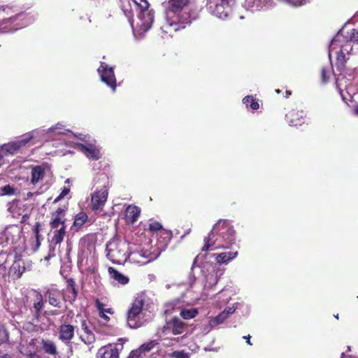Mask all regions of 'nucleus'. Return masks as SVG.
<instances>
[{"label": "nucleus", "instance_id": "2", "mask_svg": "<svg viewBox=\"0 0 358 358\" xmlns=\"http://www.w3.org/2000/svg\"><path fill=\"white\" fill-rule=\"evenodd\" d=\"M107 257L113 264H124L127 259L132 258L133 253L139 251L130 252L129 243L123 240L113 239L106 245ZM133 262V259H131Z\"/></svg>", "mask_w": 358, "mask_h": 358}, {"label": "nucleus", "instance_id": "37", "mask_svg": "<svg viewBox=\"0 0 358 358\" xmlns=\"http://www.w3.org/2000/svg\"><path fill=\"white\" fill-rule=\"evenodd\" d=\"M141 12L147 11L149 8L150 4L147 0H131Z\"/></svg>", "mask_w": 358, "mask_h": 358}, {"label": "nucleus", "instance_id": "6", "mask_svg": "<svg viewBox=\"0 0 358 358\" xmlns=\"http://www.w3.org/2000/svg\"><path fill=\"white\" fill-rule=\"evenodd\" d=\"M144 306L145 299L142 296H138L131 303L127 314V324L130 328L136 329L141 326V318Z\"/></svg>", "mask_w": 358, "mask_h": 358}, {"label": "nucleus", "instance_id": "33", "mask_svg": "<svg viewBox=\"0 0 358 358\" xmlns=\"http://www.w3.org/2000/svg\"><path fill=\"white\" fill-rule=\"evenodd\" d=\"M199 313V311L195 308L189 309H183L180 311V316L184 320H190L194 318Z\"/></svg>", "mask_w": 358, "mask_h": 358}, {"label": "nucleus", "instance_id": "23", "mask_svg": "<svg viewBox=\"0 0 358 358\" xmlns=\"http://www.w3.org/2000/svg\"><path fill=\"white\" fill-rule=\"evenodd\" d=\"M141 208L135 205H129L125 210V217L131 223L136 222L141 215Z\"/></svg>", "mask_w": 358, "mask_h": 358}, {"label": "nucleus", "instance_id": "13", "mask_svg": "<svg viewBox=\"0 0 358 358\" xmlns=\"http://www.w3.org/2000/svg\"><path fill=\"white\" fill-rule=\"evenodd\" d=\"M33 135L30 133L25 134L22 138L4 144L3 150L10 154H15L22 148L24 147L31 139Z\"/></svg>", "mask_w": 358, "mask_h": 358}, {"label": "nucleus", "instance_id": "56", "mask_svg": "<svg viewBox=\"0 0 358 358\" xmlns=\"http://www.w3.org/2000/svg\"><path fill=\"white\" fill-rule=\"evenodd\" d=\"M148 17H149V19L150 20V22L152 23V21H153V17H154L153 14L151 13L150 12H149L148 13Z\"/></svg>", "mask_w": 358, "mask_h": 358}, {"label": "nucleus", "instance_id": "26", "mask_svg": "<svg viewBox=\"0 0 358 358\" xmlns=\"http://www.w3.org/2000/svg\"><path fill=\"white\" fill-rule=\"evenodd\" d=\"M108 273L111 278L122 285H126L129 282V279L122 273H120L113 267L108 268Z\"/></svg>", "mask_w": 358, "mask_h": 358}, {"label": "nucleus", "instance_id": "35", "mask_svg": "<svg viewBox=\"0 0 358 358\" xmlns=\"http://www.w3.org/2000/svg\"><path fill=\"white\" fill-rule=\"evenodd\" d=\"M159 344V343L157 340H152L148 343L142 344L139 348H141L143 355L145 356L146 353L150 352Z\"/></svg>", "mask_w": 358, "mask_h": 358}, {"label": "nucleus", "instance_id": "22", "mask_svg": "<svg viewBox=\"0 0 358 358\" xmlns=\"http://www.w3.org/2000/svg\"><path fill=\"white\" fill-rule=\"evenodd\" d=\"M41 346L45 354L55 357L59 354L57 345L52 340L43 338L41 342Z\"/></svg>", "mask_w": 358, "mask_h": 358}, {"label": "nucleus", "instance_id": "61", "mask_svg": "<svg viewBox=\"0 0 358 358\" xmlns=\"http://www.w3.org/2000/svg\"><path fill=\"white\" fill-rule=\"evenodd\" d=\"M275 93H277V94H280V93L281 92V90H279V89H276V90H275Z\"/></svg>", "mask_w": 358, "mask_h": 358}, {"label": "nucleus", "instance_id": "52", "mask_svg": "<svg viewBox=\"0 0 358 358\" xmlns=\"http://www.w3.org/2000/svg\"><path fill=\"white\" fill-rule=\"evenodd\" d=\"M35 238H36V248L34 250H36L41 245V241H40V237L36 236Z\"/></svg>", "mask_w": 358, "mask_h": 358}, {"label": "nucleus", "instance_id": "45", "mask_svg": "<svg viewBox=\"0 0 358 358\" xmlns=\"http://www.w3.org/2000/svg\"><path fill=\"white\" fill-rule=\"evenodd\" d=\"M64 211L65 210L63 208L58 207L57 208V210L52 213V215L64 217V215H65Z\"/></svg>", "mask_w": 358, "mask_h": 358}, {"label": "nucleus", "instance_id": "54", "mask_svg": "<svg viewBox=\"0 0 358 358\" xmlns=\"http://www.w3.org/2000/svg\"><path fill=\"white\" fill-rule=\"evenodd\" d=\"M292 91H291V90H287V89H286V90H285V97L287 99V98H289V97L292 95Z\"/></svg>", "mask_w": 358, "mask_h": 358}, {"label": "nucleus", "instance_id": "34", "mask_svg": "<svg viewBox=\"0 0 358 358\" xmlns=\"http://www.w3.org/2000/svg\"><path fill=\"white\" fill-rule=\"evenodd\" d=\"M333 72L332 66H323L320 72L322 83L327 84L329 81L331 73Z\"/></svg>", "mask_w": 358, "mask_h": 358}, {"label": "nucleus", "instance_id": "24", "mask_svg": "<svg viewBox=\"0 0 358 358\" xmlns=\"http://www.w3.org/2000/svg\"><path fill=\"white\" fill-rule=\"evenodd\" d=\"M237 255L238 251L224 252L217 255H214V256H215L216 262L218 264H227L231 260L235 259Z\"/></svg>", "mask_w": 358, "mask_h": 358}, {"label": "nucleus", "instance_id": "48", "mask_svg": "<svg viewBox=\"0 0 358 358\" xmlns=\"http://www.w3.org/2000/svg\"><path fill=\"white\" fill-rule=\"evenodd\" d=\"M336 87L337 90H338V92H339V93H340V94H341V97H342V99H343L345 102H347V101H346V98H345V96H344V94H343V90L341 88V87H340V85H339V84H338V79H336Z\"/></svg>", "mask_w": 358, "mask_h": 358}, {"label": "nucleus", "instance_id": "40", "mask_svg": "<svg viewBox=\"0 0 358 358\" xmlns=\"http://www.w3.org/2000/svg\"><path fill=\"white\" fill-rule=\"evenodd\" d=\"M11 256L10 253L7 252V251L5 250H0V258H4L3 262L0 264V269L6 271V263L9 258V257Z\"/></svg>", "mask_w": 358, "mask_h": 358}, {"label": "nucleus", "instance_id": "57", "mask_svg": "<svg viewBox=\"0 0 358 358\" xmlns=\"http://www.w3.org/2000/svg\"><path fill=\"white\" fill-rule=\"evenodd\" d=\"M85 155L87 157H90V148L85 147Z\"/></svg>", "mask_w": 358, "mask_h": 358}, {"label": "nucleus", "instance_id": "3", "mask_svg": "<svg viewBox=\"0 0 358 358\" xmlns=\"http://www.w3.org/2000/svg\"><path fill=\"white\" fill-rule=\"evenodd\" d=\"M213 232L217 234L220 242V246L215 248L227 249L235 243L236 231L229 220H220L213 226Z\"/></svg>", "mask_w": 358, "mask_h": 358}, {"label": "nucleus", "instance_id": "14", "mask_svg": "<svg viewBox=\"0 0 358 358\" xmlns=\"http://www.w3.org/2000/svg\"><path fill=\"white\" fill-rule=\"evenodd\" d=\"M49 168L48 163H43L41 165L31 166L30 183L36 185L41 182L45 176V171Z\"/></svg>", "mask_w": 358, "mask_h": 358}, {"label": "nucleus", "instance_id": "11", "mask_svg": "<svg viewBox=\"0 0 358 358\" xmlns=\"http://www.w3.org/2000/svg\"><path fill=\"white\" fill-rule=\"evenodd\" d=\"M123 349V343H110L101 347L97 352L100 358H117L120 351Z\"/></svg>", "mask_w": 358, "mask_h": 358}, {"label": "nucleus", "instance_id": "36", "mask_svg": "<svg viewBox=\"0 0 358 358\" xmlns=\"http://www.w3.org/2000/svg\"><path fill=\"white\" fill-rule=\"evenodd\" d=\"M64 217H58V216H52V220L50 222V226L52 229L60 228L62 226L65 225V220Z\"/></svg>", "mask_w": 358, "mask_h": 358}, {"label": "nucleus", "instance_id": "50", "mask_svg": "<svg viewBox=\"0 0 358 358\" xmlns=\"http://www.w3.org/2000/svg\"><path fill=\"white\" fill-rule=\"evenodd\" d=\"M55 255H54V251L52 250V252H50V253L48 254V255L45 256L43 259L44 261L45 262H48L50 260V259L52 257H54Z\"/></svg>", "mask_w": 358, "mask_h": 358}, {"label": "nucleus", "instance_id": "60", "mask_svg": "<svg viewBox=\"0 0 358 358\" xmlns=\"http://www.w3.org/2000/svg\"><path fill=\"white\" fill-rule=\"evenodd\" d=\"M6 189H10V190L12 189V188H11V187H10V186H9V185L5 186V187H3V190H6Z\"/></svg>", "mask_w": 358, "mask_h": 358}, {"label": "nucleus", "instance_id": "20", "mask_svg": "<svg viewBox=\"0 0 358 358\" xmlns=\"http://www.w3.org/2000/svg\"><path fill=\"white\" fill-rule=\"evenodd\" d=\"M203 241L205 243L201 249V251L203 252L208 251L213 246L215 247L214 249L216 250V246H220V238L217 236V234L215 232H213V228L208 233V236L204 238Z\"/></svg>", "mask_w": 358, "mask_h": 358}, {"label": "nucleus", "instance_id": "7", "mask_svg": "<svg viewBox=\"0 0 358 358\" xmlns=\"http://www.w3.org/2000/svg\"><path fill=\"white\" fill-rule=\"evenodd\" d=\"M234 3L235 0H208L206 6L212 15L225 20L229 16Z\"/></svg>", "mask_w": 358, "mask_h": 358}, {"label": "nucleus", "instance_id": "4", "mask_svg": "<svg viewBox=\"0 0 358 358\" xmlns=\"http://www.w3.org/2000/svg\"><path fill=\"white\" fill-rule=\"evenodd\" d=\"M196 18V15L191 13L188 8L172 15L167 17L166 23L164 25L166 32L178 31L189 25L192 20Z\"/></svg>", "mask_w": 358, "mask_h": 358}, {"label": "nucleus", "instance_id": "47", "mask_svg": "<svg viewBox=\"0 0 358 358\" xmlns=\"http://www.w3.org/2000/svg\"><path fill=\"white\" fill-rule=\"evenodd\" d=\"M40 227H41V224L38 222H36V224H34V228H33V231H34L35 237L36 236L41 237L40 234H39Z\"/></svg>", "mask_w": 358, "mask_h": 358}, {"label": "nucleus", "instance_id": "17", "mask_svg": "<svg viewBox=\"0 0 358 358\" xmlns=\"http://www.w3.org/2000/svg\"><path fill=\"white\" fill-rule=\"evenodd\" d=\"M45 296L50 306L59 308H61L63 294L58 289H48L45 293Z\"/></svg>", "mask_w": 358, "mask_h": 358}, {"label": "nucleus", "instance_id": "10", "mask_svg": "<svg viewBox=\"0 0 358 358\" xmlns=\"http://www.w3.org/2000/svg\"><path fill=\"white\" fill-rule=\"evenodd\" d=\"M98 71L100 73L101 80L111 87L113 90H115L117 84L113 69L108 66L105 63H101Z\"/></svg>", "mask_w": 358, "mask_h": 358}, {"label": "nucleus", "instance_id": "16", "mask_svg": "<svg viewBox=\"0 0 358 358\" xmlns=\"http://www.w3.org/2000/svg\"><path fill=\"white\" fill-rule=\"evenodd\" d=\"M305 117L306 113L303 110L296 109L291 110L285 115L286 120L289 124L294 127L300 126L303 124Z\"/></svg>", "mask_w": 358, "mask_h": 358}, {"label": "nucleus", "instance_id": "12", "mask_svg": "<svg viewBox=\"0 0 358 358\" xmlns=\"http://www.w3.org/2000/svg\"><path fill=\"white\" fill-rule=\"evenodd\" d=\"M15 259L9 267L7 273L8 277L13 280L20 279L26 271L24 262L21 258L18 257L17 255H15Z\"/></svg>", "mask_w": 358, "mask_h": 358}, {"label": "nucleus", "instance_id": "44", "mask_svg": "<svg viewBox=\"0 0 358 358\" xmlns=\"http://www.w3.org/2000/svg\"><path fill=\"white\" fill-rule=\"evenodd\" d=\"M172 356L174 358H189L188 354L183 350L175 351L173 352Z\"/></svg>", "mask_w": 358, "mask_h": 358}, {"label": "nucleus", "instance_id": "8", "mask_svg": "<svg viewBox=\"0 0 358 358\" xmlns=\"http://www.w3.org/2000/svg\"><path fill=\"white\" fill-rule=\"evenodd\" d=\"M90 255V236H84L79 241L78 265L83 271H88Z\"/></svg>", "mask_w": 358, "mask_h": 358}, {"label": "nucleus", "instance_id": "55", "mask_svg": "<svg viewBox=\"0 0 358 358\" xmlns=\"http://www.w3.org/2000/svg\"><path fill=\"white\" fill-rule=\"evenodd\" d=\"M90 271H91V274H96L97 272V268L96 266H93L92 267H91Z\"/></svg>", "mask_w": 358, "mask_h": 358}, {"label": "nucleus", "instance_id": "21", "mask_svg": "<svg viewBox=\"0 0 358 358\" xmlns=\"http://www.w3.org/2000/svg\"><path fill=\"white\" fill-rule=\"evenodd\" d=\"M235 310L236 308L234 306L227 307L221 313L210 320V325L214 327L223 323Z\"/></svg>", "mask_w": 358, "mask_h": 358}, {"label": "nucleus", "instance_id": "63", "mask_svg": "<svg viewBox=\"0 0 358 358\" xmlns=\"http://www.w3.org/2000/svg\"><path fill=\"white\" fill-rule=\"evenodd\" d=\"M334 317H335L336 319H338V318H339V317H338V314L334 315Z\"/></svg>", "mask_w": 358, "mask_h": 358}, {"label": "nucleus", "instance_id": "9", "mask_svg": "<svg viewBox=\"0 0 358 358\" xmlns=\"http://www.w3.org/2000/svg\"><path fill=\"white\" fill-rule=\"evenodd\" d=\"M69 317L72 318L69 314L65 319L64 316L62 317V322L58 329L59 339L65 343H69L75 334V327L68 323Z\"/></svg>", "mask_w": 358, "mask_h": 358}, {"label": "nucleus", "instance_id": "58", "mask_svg": "<svg viewBox=\"0 0 358 358\" xmlns=\"http://www.w3.org/2000/svg\"><path fill=\"white\" fill-rule=\"evenodd\" d=\"M0 358H11V357L8 354H4L0 356Z\"/></svg>", "mask_w": 358, "mask_h": 358}, {"label": "nucleus", "instance_id": "5", "mask_svg": "<svg viewBox=\"0 0 358 358\" xmlns=\"http://www.w3.org/2000/svg\"><path fill=\"white\" fill-rule=\"evenodd\" d=\"M98 180H100L101 188L96 189L94 192L91 194V210H101L105 206L108 199V185L109 183L108 178L105 173H101Z\"/></svg>", "mask_w": 358, "mask_h": 358}, {"label": "nucleus", "instance_id": "1", "mask_svg": "<svg viewBox=\"0 0 358 358\" xmlns=\"http://www.w3.org/2000/svg\"><path fill=\"white\" fill-rule=\"evenodd\" d=\"M148 230L152 237L156 238V244L154 246L143 247L141 249V254L140 252L133 253V260L140 264H145L156 259L163 251L166 250L173 238L171 230L164 229L160 222L154 220L149 221Z\"/></svg>", "mask_w": 358, "mask_h": 358}, {"label": "nucleus", "instance_id": "46", "mask_svg": "<svg viewBox=\"0 0 358 358\" xmlns=\"http://www.w3.org/2000/svg\"><path fill=\"white\" fill-rule=\"evenodd\" d=\"M350 41L358 44V31L355 29L351 31Z\"/></svg>", "mask_w": 358, "mask_h": 358}, {"label": "nucleus", "instance_id": "42", "mask_svg": "<svg viewBox=\"0 0 358 358\" xmlns=\"http://www.w3.org/2000/svg\"><path fill=\"white\" fill-rule=\"evenodd\" d=\"M144 355L140 348L132 350L127 358H144Z\"/></svg>", "mask_w": 358, "mask_h": 358}, {"label": "nucleus", "instance_id": "27", "mask_svg": "<svg viewBox=\"0 0 358 358\" xmlns=\"http://www.w3.org/2000/svg\"><path fill=\"white\" fill-rule=\"evenodd\" d=\"M65 234L66 226H62L58 229H54L51 243L55 245L60 244L63 241Z\"/></svg>", "mask_w": 358, "mask_h": 358}, {"label": "nucleus", "instance_id": "30", "mask_svg": "<svg viewBox=\"0 0 358 358\" xmlns=\"http://www.w3.org/2000/svg\"><path fill=\"white\" fill-rule=\"evenodd\" d=\"M43 296L40 292H36L34 296V301L33 303V307L34 308V315L38 317L41 314V309L43 307Z\"/></svg>", "mask_w": 358, "mask_h": 358}, {"label": "nucleus", "instance_id": "19", "mask_svg": "<svg viewBox=\"0 0 358 358\" xmlns=\"http://www.w3.org/2000/svg\"><path fill=\"white\" fill-rule=\"evenodd\" d=\"M108 299L106 297L96 298L95 299V307L99 310V315L106 322L109 321L110 318L106 313L113 314L114 311L111 308H106L108 304Z\"/></svg>", "mask_w": 358, "mask_h": 358}, {"label": "nucleus", "instance_id": "51", "mask_svg": "<svg viewBox=\"0 0 358 358\" xmlns=\"http://www.w3.org/2000/svg\"><path fill=\"white\" fill-rule=\"evenodd\" d=\"M29 218V215L28 214L24 215L21 218V223H26Z\"/></svg>", "mask_w": 358, "mask_h": 358}, {"label": "nucleus", "instance_id": "49", "mask_svg": "<svg viewBox=\"0 0 358 358\" xmlns=\"http://www.w3.org/2000/svg\"><path fill=\"white\" fill-rule=\"evenodd\" d=\"M82 327H83V329L87 333V334H90V329H88V326L87 324V322L86 321H83V323H82Z\"/></svg>", "mask_w": 358, "mask_h": 358}, {"label": "nucleus", "instance_id": "31", "mask_svg": "<svg viewBox=\"0 0 358 358\" xmlns=\"http://www.w3.org/2000/svg\"><path fill=\"white\" fill-rule=\"evenodd\" d=\"M243 102L246 108H250L252 110H257L259 108L258 100L254 99L252 96H246L243 99Z\"/></svg>", "mask_w": 358, "mask_h": 358}, {"label": "nucleus", "instance_id": "62", "mask_svg": "<svg viewBox=\"0 0 358 358\" xmlns=\"http://www.w3.org/2000/svg\"><path fill=\"white\" fill-rule=\"evenodd\" d=\"M33 195V194L31 192H28L27 193V196H31Z\"/></svg>", "mask_w": 358, "mask_h": 358}, {"label": "nucleus", "instance_id": "25", "mask_svg": "<svg viewBox=\"0 0 358 358\" xmlns=\"http://www.w3.org/2000/svg\"><path fill=\"white\" fill-rule=\"evenodd\" d=\"M172 326V333L178 335L183 333L185 328V324L177 317H174L170 322Z\"/></svg>", "mask_w": 358, "mask_h": 358}, {"label": "nucleus", "instance_id": "41", "mask_svg": "<svg viewBox=\"0 0 358 358\" xmlns=\"http://www.w3.org/2000/svg\"><path fill=\"white\" fill-rule=\"evenodd\" d=\"M270 1L271 0H253L252 7H255L257 10H259L266 6Z\"/></svg>", "mask_w": 358, "mask_h": 358}, {"label": "nucleus", "instance_id": "43", "mask_svg": "<svg viewBox=\"0 0 358 358\" xmlns=\"http://www.w3.org/2000/svg\"><path fill=\"white\" fill-rule=\"evenodd\" d=\"M69 192H70L69 188H68L66 187H64L61 193L59 194V195L55 199L54 203H57L58 201H59L64 196H66L69 193Z\"/></svg>", "mask_w": 358, "mask_h": 358}, {"label": "nucleus", "instance_id": "59", "mask_svg": "<svg viewBox=\"0 0 358 358\" xmlns=\"http://www.w3.org/2000/svg\"><path fill=\"white\" fill-rule=\"evenodd\" d=\"M354 113L356 115L358 116V106H356L354 108Z\"/></svg>", "mask_w": 358, "mask_h": 358}, {"label": "nucleus", "instance_id": "64", "mask_svg": "<svg viewBox=\"0 0 358 358\" xmlns=\"http://www.w3.org/2000/svg\"><path fill=\"white\" fill-rule=\"evenodd\" d=\"M244 17L243 16H240V19H243Z\"/></svg>", "mask_w": 358, "mask_h": 358}, {"label": "nucleus", "instance_id": "38", "mask_svg": "<svg viewBox=\"0 0 358 358\" xmlns=\"http://www.w3.org/2000/svg\"><path fill=\"white\" fill-rule=\"evenodd\" d=\"M92 163H91V166H92V169L94 171H101L104 167H106L108 164L105 159L100 160V161H92Z\"/></svg>", "mask_w": 358, "mask_h": 358}, {"label": "nucleus", "instance_id": "15", "mask_svg": "<svg viewBox=\"0 0 358 358\" xmlns=\"http://www.w3.org/2000/svg\"><path fill=\"white\" fill-rule=\"evenodd\" d=\"M78 289L75 280L71 278H66V287L63 289V300L72 303L78 296Z\"/></svg>", "mask_w": 358, "mask_h": 358}, {"label": "nucleus", "instance_id": "18", "mask_svg": "<svg viewBox=\"0 0 358 358\" xmlns=\"http://www.w3.org/2000/svg\"><path fill=\"white\" fill-rule=\"evenodd\" d=\"M189 0H169L167 3V17H171L172 15L184 10L189 4Z\"/></svg>", "mask_w": 358, "mask_h": 358}, {"label": "nucleus", "instance_id": "53", "mask_svg": "<svg viewBox=\"0 0 358 358\" xmlns=\"http://www.w3.org/2000/svg\"><path fill=\"white\" fill-rule=\"evenodd\" d=\"M250 338L251 336L250 335H248V336H243V338L246 340V343L250 345H252V343L250 342Z\"/></svg>", "mask_w": 358, "mask_h": 358}, {"label": "nucleus", "instance_id": "28", "mask_svg": "<svg viewBox=\"0 0 358 358\" xmlns=\"http://www.w3.org/2000/svg\"><path fill=\"white\" fill-rule=\"evenodd\" d=\"M88 220V215L86 213L81 211L76 214L73 223V227L76 230L80 229Z\"/></svg>", "mask_w": 358, "mask_h": 358}, {"label": "nucleus", "instance_id": "29", "mask_svg": "<svg viewBox=\"0 0 358 358\" xmlns=\"http://www.w3.org/2000/svg\"><path fill=\"white\" fill-rule=\"evenodd\" d=\"M347 59L343 50L338 51L336 54V67L338 71L342 73L345 69Z\"/></svg>", "mask_w": 358, "mask_h": 358}, {"label": "nucleus", "instance_id": "32", "mask_svg": "<svg viewBox=\"0 0 358 358\" xmlns=\"http://www.w3.org/2000/svg\"><path fill=\"white\" fill-rule=\"evenodd\" d=\"M12 9L9 6L0 7V20L3 22H7L8 20L12 18Z\"/></svg>", "mask_w": 358, "mask_h": 358}, {"label": "nucleus", "instance_id": "39", "mask_svg": "<svg viewBox=\"0 0 358 358\" xmlns=\"http://www.w3.org/2000/svg\"><path fill=\"white\" fill-rule=\"evenodd\" d=\"M101 159L100 150L91 144V162L98 161Z\"/></svg>", "mask_w": 358, "mask_h": 358}]
</instances>
